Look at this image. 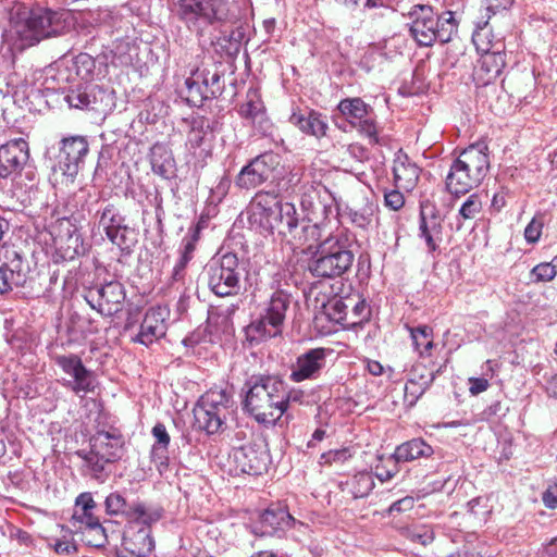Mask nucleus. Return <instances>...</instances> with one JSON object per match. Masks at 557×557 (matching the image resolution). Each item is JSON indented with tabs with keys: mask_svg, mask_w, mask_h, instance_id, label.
<instances>
[{
	"mask_svg": "<svg viewBox=\"0 0 557 557\" xmlns=\"http://www.w3.org/2000/svg\"><path fill=\"white\" fill-rule=\"evenodd\" d=\"M289 122L297 126L304 134L317 138L325 136L329 128L325 117L321 113L308 108L293 111L289 116Z\"/></svg>",
	"mask_w": 557,
	"mask_h": 557,
	"instance_id": "cd10ccee",
	"label": "nucleus"
},
{
	"mask_svg": "<svg viewBox=\"0 0 557 557\" xmlns=\"http://www.w3.org/2000/svg\"><path fill=\"white\" fill-rule=\"evenodd\" d=\"M98 225L103 230L108 239L122 250L131 249L135 243V232L126 222L125 216L119 209L108 203L101 211L97 212Z\"/></svg>",
	"mask_w": 557,
	"mask_h": 557,
	"instance_id": "4468645a",
	"label": "nucleus"
},
{
	"mask_svg": "<svg viewBox=\"0 0 557 557\" xmlns=\"http://www.w3.org/2000/svg\"><path fill=\"white\" fill-rule=\"evenodd\" d=\"M62 23L59 14L51 10L38 9L28 13L14 25V32L23 47H30L40 40L60 33Z\"/></svg>",
	"mask_w": 557,
	"mask_h": 557,
	"instance_id": "1a4fd4ad",
	"label": "nucleus"
},
{
	"mask_svg": "<svg viewBox=\"0 0 557 557\" xmlns=\"http://www.w3.org/2000/svg\"><path fill=\"white\" fill-rule=\"evenodd\" d=\"M239 115L251 124L261 123L264 119V106L256 91L247 92L246 101L239 107Z\"/></svg>",
	"mask_w": 557,
	"mask_h": 557,
	"instance_id": "ea45409f",
	"label": "nucleus"
},
{
	"mask_svg": "<svg viewBox=\"0 0 557 557\" xmlns=\"http://www.w3.org/2000/svg\"><path fill=\"white\" fill-rule=\"evenodd\" d=\"M78 532L82 533V540L89 546L100 548L108 542L106 529L100 521L92 525L78 527Z\"/></svg>",
	"mask_w": 557,
	"mask_h": 557,
	"instance_id": "79ce46f5",
	"label": "nucleus"
},
{
	"mask_svg": "<svg viewBox=\"0 0 557 557\" xmlns=\"http://www.w3.org/2000/svg\"><path fill=\"white\" fill-rule=\"evenodd\" d=\"M156 442L152 447L158 448H168L170 444V435L166 431V428L162 423H157L151 431Z\"/></svg>",
	"mask_w": 557,
	"mask_h": 557,
	"instance_id": "0e129e2a",
	"label": "nucleus"
},
{
	"mask_svg": "<svg viewBox=\"0 0 557 557\" xmlns=\"http://www.w3.org/2000/svg\"><path fill=\"white\" fill-rule=\"evenodd\" d=\"M513 1L515 0H482L487 20L497 12L508 10L512 5Z\"/></svg>",
	"mask_w": 557,
	"mask_h": 557,
	"instance_id": "680f3d73",
	"label": "nucleus"
},
{
	"mask_svg": "<svg viewBox=\"0 0 557 557\" xmlns=\"http://www.w3.org/2000/svg\"><path fill=\"white\" fill-rule=\"evenodd\" d=\"M337 108L347 122L368 138L369 144L375 145L380 143L379 127L373 108L370 104L366 103L361 98L356 97L343 99Z\"/></svg>",
	"mask_w": 557,
	"mask_h": 557,
	"instance_id": "f8f14e48",
	"label": "nucleus"
},
{
	"mask_svg": "<svg viewBox=\"0 0 557 557\" xmlns=\"http://www.w3.org/2000/svg\"><path fill=\"white\" fill-rule=\"evenodd\" d=\"M433 454V448L421 438H414L406 442L394 451L396 460L399 462H408L421 457H430Z\"/></svg>",
	"mask_w": 557,
	"mask_h": 557,
	"instance_id": "e433bc0d",
	"label": "nucleus"
},
{
	"mask_svg": "<svg viewBox=\"0 0 557 557\" xmlns=\"http://www.w3.org/2000/svg\"><path fill=\"white\" fill-rule=\"evenodd\" d=\"M482 210V201L478 194L470 195L459 209V216L463 220L474 219Z\"/></svg>",
	"mask_w": 557,
	"mask_h": 557,
	"instance_id": "603ef678",
	"label": "nucleus"
},
{
	"mask_svg": "<svg viewBox=\"0 0 557 557\" xmlns=\"http://www.w3.org/2000/svg\"><path fill=\"white\" fill-rule=\"evenodd\" d=\"M57 366L67 376L62 379L63 387L70 389L77 396L94 393L97 388V376L95 372L87 369L82 358L76 354L60 355L54 358Z\"/></svg>",
	"mask_w": 557,
	"mask_h": 557,
	"instance_id": "9b49d317",
	"label": "nucleus"
},
{
	"mask_svg": "<svg viewBox=\"0 0 557 557\" xmlns=\"http://www.w3.org/2000/svg\"><path fill=\"white\" fill-rule=\"evenodd\" d=\"M490 379L482 375L481 377H470L469 381V392L471 395L475 396L483 392H485L490 387Z\"/></svg>",
	"mask_w": 557,
	"mask_h": 557,
	"instance_id": "774afa93",
	"label": "nucleus"
},
{
	"mask_svg": "<svg viewBox=\"0 0 557 557\" xmlns=\"http://www.w3.org/2000/svg\"><path fill=\"white\" fill-rule=\"evenodd\" d=\"M375 483L371 472L360 471L341 483L342 492L351 498L367 497L373 490Z\"/></svg>",
	"mask_w": 557,
	"mask_h": 557,
	"instance_id": "2f4dec72",
	"label": "nucleus"
},
{
	"mask_svg": "<svg viewBox=\"0 0 557 557\" xmlns=\"http://www.w3.org/2000/svg\"><path fill=\"white\" fill-rule=\"evenodd\" d=\"M348 236L330 234L317 247L308 269L314 277L335 278L345 274L352 265L355 256L348 249Z\"/></svg>",
	"mask_w": 557,
	"mask_h": 557,
	"instance_id": "423d86ee",
	"label": "nucleus"
},
{
	"mask_svg": "<svg viewBox=\"0 0 557 557\" xmlns=\"http://www.w3.org/2000/svg\"><path fill=\"white\" fill-rule=\"evenodd\" d=\"M380 460H381V463L375 466V476L381 482H386V481L392 480L399 472V467H398L399 461L396 460L394 455H391L385 460L380 458Z\"/></svg>",
	"mask_w": 557,
	"mask_h": 557,
	"instance_id": "8fccbe9b",
	"label": "nucleus"
},
{
	"mask_svg": "<svg viewBox=\"0 0 557 557\" xmlns=\"http://www.w3.org/2000/svg\"><path fill=\"white\" fill-rule=\"evenodd\" d=\"M409 32L419 46L431 47L435 41L446 44L457 33L458 23L451 11L437 15L426 4H416L409 11Z\"/></svg>",
	"mask_w": 557,
	"mask_h": 557,
	"instance_id": "39448f33",
	"label": "nucleus"
},
{
	"mask_svg": "<svg viewBox=\"0 0 557 557\" xmlns=\"http://www.w3.org/2000/svg\"><path fill=\"white\" fill-rule=\"evenodd\" d=\"M5 263L0 265V294L3 295L14 287L23 286L26 283L29 271L28 263L15 249L5 251Z\"/></svg>",
	"mask_w": 557,
	"mask_h": 557,
	"instance_id": "6ab92c4d",
	"label": "nucleus"
},
{
	"mask_svg": "<svg viewBox=\"0 0 557 557\" xmlns=\"http://www.w3.org/2000/svg\"><path fill=\"white\" fill-rule=\"evenodd\" d=\"M195 72L196 78H200L203 84L201 88L205 90V96L208 99L215 98L222 92L221 75L216 70L196 69Z\"/></svg>",
	"mask_w": 557,
	"mask_h": 557,
	"instance_id": "a19ab883",
	"label": "nucleus"
},
{
	"mask_svg": "<svg viewBox=\"0 0 557 557\" xmlns=\"http://www.w3.org/2000/svg\"><path fill=\"white\" fill-rule=\"evenodd\" d=\"M50 234L55 245L62 247L63 244H67L69 248H73L74 251H76L79 243V234L76 226L69 218H61L52 223L50 225Z\"/></svg>",
	"mask_w": 557,
	"mask_h": 557,
	"instance_id": "f704fd0d",
	"label": "nucleus"
},
{
	"mask_svg": "<svg viewBox=\"0 0 557 557\" xmlns=\"http://www.w3.org/2000/svg\"><path fill=\"white\" fill-rule=\"evenodd\" d=\"M195 425L205 431L208 435L222 432L226 425V419L219 413L203 408L202 405L196 404L194 408Z\"/></svg>",
	"mask_w": 557,
	"mask_h": 557,
	"instance_id": "473e14b6",
	"label": "nucleus"
},
{
	"mask_svg": "<svg viewBox=\"0 0 557 557\" xmlns=\"http://www.w3.org/2000/svg\"><path fill=\"white\" fill-rule=\"evenodd\" d=\"M151 459L159 473L162 474L169 467L168 448L152 447Z\"/></svg>",
	"mask_w": 557,
	"mask_h": 557,
	"instance_id": "69168bd1",
	"label": "nucleus"
},
{
	"mask_svg": "<svg viewBox=\"0 0 557 557\" xmlns=\"http://www.w3.org/2000/svg\"><path fill=\"white\" fill-rule=\"evenodd\" d=\"M432 333V329L426 325L410 329L413 345L421 356L428 355L433 347Z\"/></svg>",
	"mask_w": 557,
	"mask_h": 557,
	"instance_id": "37998d69",
	"label": "nucleus"
},
{
	"mask_svg": "<svg viewBox=\"0 0 557 557\" xmlns=\"http://www.w3.org/2000/svg\"><path fill=\"white\" fill-rule=\"evenodd\" d=\"M163 516V509L160 506L146 505L143 502H135L131 504L128 510V520L140 522L145 528L158 522Z\"/></svg>",
	"mask_w": 557,
	"mask_h": 557,
	"instance_id": "4c0bfd02",
	"label": "nucleus"
},
{
	"mask_svg": "<svg viewBox=\"0 0 557 557\" xmlns=\"http://www.w3.org/2000/svg\"><path fill=\"white\" fill-rule=\"evenodd\" d=\"M409 537L413 543L426 546L434 540V532L430 527L422 525L412 529L409 533Z\"/></svg>",
	"mask_w": 557,
	"mask_h": 557,
	"instance_id": "bf43d9fd",
	"label": "nucleus"
},
{
	"mask_svg": "<svg viewBox=\"0 0 557 557\" xmlns=\"http://www.w3.org/2000/svg\"><path fill=\"white\" fill-rule=\"evenodd\" d=\"M89 151V145L84 136H71L61 141L58 154V169L69 180H73Z\"/></svg>",
	"mask_w": 557,
	"mask_h": 557,
	"instance_id": "dca6fc26",
	"label": "nucleus"
},
{
	"mask_svg": "<svg viewBox=\"0 0 557 557\" xmlns=\"http://www.w3.org/2000/svg\"><path fill=\"white\" fill-rule=\"evenodd\" d=\"M29 159L28 144L23 138L0 146V177L14 180Z\"/></svg>",
	"mask_w": 557,
	"mask_h": 557,
	"instance_id": "f3484780",
	"label": "nucleus"
},
{
	"mask_svg": "<svg viewBox=\"0 0 557 557\" xmlns=\"http://www.w3.org/2000/svg\"><path fill=\"white\" fill-rule=\"evenodd\" d=\"M490 169L488 148L476 143L463 149L450 165L445 186L456 197L466 195L478 187Z\"/></svg>",
	"mask_w": 557,
	"mask_h": 557,
	"instance_id": "7ed1b4c3",
	"label": "nucleus"
},
{
	"mask_svg": "<svg viewBox=\"0 0 557 557\" xmlns=\"http://www.w3.org/2000/svg\"><path fill=\"white\" fill-rule=\"evenodd\" d=\"M277 157L273 153H262L245 165L236 177L239 188L252 189L263 184L277 165Z\"/></svg>",
	"mask_w": 557,
	"mask_h": 557,
	"instance_id": "a211bd4d",
	"label": "nucleus"
},
{
	"mask_svg": "<svg viewBox=\"0 0 557 557\" xmlns=\"http://www.w3.org/2000/svg\"><path fill=\"white\" fill-rule=\"evenodd\" d=\"M393 174L396 186L410 191L419 181L420 168L400 149L393 160Z\"/></svg>",
	"mask_w": 557,
	"mask_h": 557,
	"instance_id": "a878e982",
	"label": "nucleus"
},
{
	"mask_svg": "<svg viewBox=\"0 0 557 557\" xmlns=\"http://www.w3.org/2000/svg\"><path fill=\"white\" fill-rule=\"evenodd\" d=\"M99 522V519L92 513V510L75 509L70 523L78 532V527H88Z\"/></svg>",
	"mask_w": 557,
	"mask_h": 557,
	"instance_id": "4d7b16f0",
	"label": "nucleus"
},
{
	"mask_svg": "<svg viewBox=\"0 0 557 557\" xmlns=\"http://www.w3.org/2000/svg\"><path fill=\"white\" fill-rule=\"evenodd\" d=\"M440 370L436 372L434 370H429L423 364H414L410 371V381L414 382H422L428 381V386L430 387L433 381L435 380L436 373H438Z\"/></svg>",
	"mask_w": 557,
	"mask_h": 557,
	"instance_id": "13d9d810",
	"label": "nucleus"
},
{
	"mask_svg": "<svg viewBox=\"0 0 557 557\" xmlns=\"http://www.w3.org/2000/svg\"><path fill=\"white\" fill-rule=\"evenodd\" d=\"M169 311L164 307H153L147 310L134 342L149 346L162 338L166 333Z\"/></svg>",
	"mask_w": 557,
	"mask_h": 557,
	"instance_id": "5701e85b",
	"label": "nucleus"
},
{
	"mask_svg": "<svg viewBox=\"0 0 557 557\" xmlns=\"http://www.w3.org/2000/svg\"><path fill=\"white\" fill-rule=\"evenodd\" d=\"M252 215L259 216L264 228L292 231L297 224L296 209L293 203H282L274 194L259 191L251 202Z\"/></svg>",
	"mask_w": 557,
	"mask_h": 557,
	"instance_id": "6e6552de",
	"label": "nucleus"
},
{
	"mask_svg": "<svg viewBox=\"0 0 557 557\" xmlns=\"http://www.w3.org/2000/svg\"><path fill=\"white\" fill-rule=\"evenodd\" d=\"M330 352L331 350L326 348H313L304 352L292 367L289 379L296 383L317 379L325 367Z\"/></svg>",
	"mask_w": 557,
	"mask_h": 557,
	"instance_id": "4be33fe9",
	"label": "nucleus"
},
{
	"mask_svg": "<svg viewBox=\"0 0 557 557\" xmlns=\"http://www.w3.org/2000/svg\"><path fill=\"white\" fill-rule=\"evenodd\" d=\"M247 5V0H173L172 13L188 30L202 36L209 27L236 24Z\"/></svg>",
	"mask_w": 557,
	"mask_h": 557,
	"instance_id": "f257e3e1",
	"label": "nucleus"
},
{
	"mask_svg": "<svg viewBox=\"0 0 557 557\" xmlns=\"http://www.w3.org/2000/svg\"><path fill=\"white\" fill-rule=\"evenodd\" d=\"M206 274L210 290L219 297L236 295L240 288V272L235 253L227 252L211 260Z\"/></svg>",
	"mask_w": 557,
	"mask_h": 557,
	"instance_id": "9d476101",
	"label": "nucleus"
},
{
	"mask_svg": "<svg viewBox=\"0 0 557 557\" xmlns=\"http://www.w3.org/2000/svg\"><path fill=\"white\" fill-rule=\"evenodd\" d=\"M210 134L209 125L205 127L202 121H194L187 135V146L194 150L202 147Z\"/></svg>",
	"mask_w": 557,
	"mask_h": 557,
	"instance_id": "09e8293b",
	"label": "nucleus"
},
{
	"mask_svg": "<svg viewBox=\"0 0 557 557\" xmlns=\"http://www.w3.org/2000/svg\"><path fill=\"white\" fill-rule=\"evenodd\" d=\"M300 206L307 220L326 222L334 214L335 198L321 183H308L301 187Z\"/></svg>",
	"mask_w": 557,
	"mask_h": 557,
	"instance_id": "ddd939ff",
	"label": "nucleus"
},
{
	"mask_svg": "<svg viewBox=\"0 0 557 557\" xmlns=\"http://www.w3.org/2000/svg\"><path fill=\"white\" fill-rule=\"evenodd\" d=\"M349 305L348 299L332 298L323 305L324 314L330 321L341 324L343 327L349 329L355 327L356 322L349 321L348 313Z\"/></svg>",
	"mask_w": 557,
	"mask_h": 557,
	"instance_id": "58836bf2",
	"label": "nucleus"
},
{
	"mask_svg": "<svg viewBox=\"0 0 557 557\" xmlns=\"http://www.w3.org/2000/svg\"><path fill=\"white\" fill-rule=\"evenodd\" d=\"M231 187V180L227 175H222L215 186L211 187L209 201L210 203H220L227 195Z\"/></svg>",
	"mask_w": 557,
	"mask_h": 557,
	"instance_id": "6e6d98bb",
	"label": "nucleus"
},
{
	"mask_svg": "<svg viewBox=\"0 0 557 557\" xmlns=\"http://www.w3.org/2000/svg\"><path fill=\"white\" fill-rule=\"evenodd\" d=\"M124 441L120 432L98 431L90 437V449L78 450L82 473L99 483H104L112 472V465L123 456Z\"/></svg>",
	"mask_w": 557,
	"mask_h": 557,
	"instance_id": "20e7f679",
	"label": "nucleus"
},
{
	"mask_svg": "<svg viewBox=\"0 0 557 557\" xmlns=\"http://www.w3.org/2000/svg\"><path fill=\"white\" fill-rule=\"evenodd\" d=\"M324 226L325 222L323 221L307 220V222H302L300 228H298L297 223L296 226L288 232L299 245H307V248L311 249L313 244L322 239Z\"/></svg>",
	"mask_w": 557,
	"mask_h": 557,
	"instance_id": "c9c22d12",
	"label": "nucleus"
},
{
	"mask_svg": "<svg viewBox=\"0 0 557 557\" xmlns=\"http://www.w3.org/2000/svg\"><path fill=\"white\" fill-rule=\"evenodd\" d=\"M150 164L154 174L163 180L175 176L176 163L172 151L162 144H154L150 150Z\"/></svg>",
	"mask_w": 557,
	"mask_h": 557,
	"instance_id": "c756f323",
	"label": "nucleus"
},
{
	"mask_svg": "<svg viewBox=\"0 0 557 557\" xmlns=\"http://www.w3.org/2000/svg\"><path fill=\"white\" fill-rule=\"evenodd\" d=\"M505 65L504 44L498 42L495 51L482 54L479 72L484 73L483 79L488 84L502 74Z\"/></svg>",
	"mask_w": 557,
	"mask_h": 557,
	"instance_id": "72a5a7b5",
	"label": "nucleus"
},
{
	"mask_svg": "<svg viewBox=\"0 0 557 557\" xmlns=\"http://www.w3.org/2000/svg\"><path fill=\"white\" fill-rule=\"evenodd\" d=\"M261 535H273L290 530L293 516L287 508L281 504L271 505L260 516Z\"/></svg>",
	"mask_w": 557,
	"mask_h": 557,
	"instance_id": "bb28decb",
	"label": "nucleus"
},
{
	"mask_svg": "<svg viewBox=\"0 0 557 557\" xmlns=\"http://www.w3.org/2000/svg\"><path fill=\"white\" fill-rule=\"evenodd\" d=\"M442 219L435 207L429 202L421 203L420 210V235L425 239L426 246L431 251L436 250L437 242L442 237Z\"/></svg>",
	"mask_w": 557,
	"mask_h": 557,
	"instance_id": "b1692460",
	"label": "nucleus"
},
{
	"mask_svg": "<svg viewBox=\"0 0 557 557\" xmlns=\"http://www.w3.org/2000/svg\"><path fill=\"white\" fill-rule=\"evenodd\" d=\"M385 206L392 210H399L404 207L405 198L398 189H393L384 194Z\"/></svg>",
	"mask_w": 557,
	"mask_h": 557,
	"instance_id": "338daca9",
	"label": "nucleus"
},
{
	"mask_svg": "<svg viewBox=\"0 0 557 557\" xmlns=\"http://www.w3.org/2000/svg\"><path fill=\"white\" fill-rule=\"evenodd\" d=\"M348 305L349 308L351 309L350 311H348V320L356 322V326L361 324L363 321L368 320L369 308L364 299H358L357 301H354L352 298H348Z\"/></svg>",
	"mask_w": 557,
	"mask_h": 557,
	"instance_id": "5fc2aeb1",
	"label": "nucleus"
},
{
	"mask_svg": "<svg viewBox=\"0 0 557 557\" xmlns=\"http://www.w3.org/2000/svg\"><path fill=\"white\" fill-rule=\"evenodd\" d=\"M289 305L290 296L287 293L274 292L263 304L259 317L247 326V337L260 343L281 335Z\"/></svg>",
	"mask_w": 557,
	"mask_h": 557,
	"instance_id": "0eeeda50",
	"label": "nucleus"
},
{
	"mask_svg": "<svg viewBox=\"0 0 557 557\" xmlns=\"http://www.w3.org/2000/svg\"><path fill=\"white\" fill-rule=\"evenodd\" d=\"M198 404L227 420L234 405L232 388L220 386L212 387L200 397Z\"/></svg>",
	"mask_w": 557,
	"mask_h": 557,
	"instance_id": "c85d7f7f",
	"label": "nucleus"
},
{
	"mask_svg": "<svg viewBox=\"0 0 557 557\" xmlns=\"http://www.w3.org/2000/svg\"><path fill=\"white\" fill-rule=\"evenodd\" d=\"M487 20L483 22V26L475 30L472 35V41L476 48V51L481 54L495 51L497 44L503 42L502 40L494 41L490 29L486 28Z\"/></svg>",
	"mask_w": 557,
	"mask_h": 557,
	"instance_id": "c03bdc74",
	"label": "nucleus"
},
{
	"mask_svg": "<svg viewBox=\"0 0 557 557\" xmlns=\"http://www.w3.org/2000/svg\"><path fill=\"white\" fill-rule=\"evenodd\" d=\"M429 388L428 381L414 382L408 380L405 385V403L412 407Z\"/></svg>",
	"mask_w": 557,
	"mask_h": 557,
	"instance_id": "3c124183",
	"label": "nucleus"
},
{
	"mask_svg": "<svg viewBox=\"0 0 557 557\" xmlns=\"http://www.w3.org/2000/svg\"><path fill=\"white\" fill-rule=\"evenodd\" d=\"M104 508L109 516H124L128 519L131 505L127 504L122 494L119 492H112L104 499Z\"/></svg>",
	"mask_w": 557,
	"mask_h": 557,
	"instance_id": "a18cd8bd",
	"label": "nucleus"
},
{
	"mask_svg": "<svg viewBox=\"0 0 557 557\" xmlns=\"http://www.w3.org/2000/svg\"><path fill=\"white\" fill-rule=\"evenodd\" d=\"M532 274L536 276V281L548 282L556 276L557 271L550 263H540L533 268Z\"/></svg>",
	"mask_w": 557,
	"mask_h": 557,
	"instance_id": "e2e57ef3",
	"label": "nucleus"
},
{
	"mask_svg": "<svg viewBox=\"0 0 557 557\" xmlns=\"http://www.w3.org/2000/svg\"><path fill=\"white\" fill-rule=\"evenodd\" d=\"M377 212V205L368 197L356 198L351 203L346 205L343 210V215L356 227L361 230H369L372 227L375 214Z\"/></svg>",
	"mask_w": 557,
	"mask_h": 557,
	"instance_id": "393cba45",
	"label": "nucleus"
},
{
	"mask_svg": "<svg viewBox=\"0 0 557 557\" xmlns=\"http://www.w3.org/2000/svg\"><path fill=\"white\" fill-rule=\"evenodd\" d=\"M543 220L534 216L524 230V238L529 244H535L539 242L543 231Z\"/></svg>",
	"mask_w": 557,
	"mask_h": 557,
	"instance_id": "052dcab7",
	"label": "nucleus"
},
{
	"mask_svg": "<svg viewBox=\"0 0 557 557\" xmlns=\"http://www.w3.org/2000/svg\"><path fill=\"white\" fill-rule=\"evenodd\" d=\"M73 66L77 76H79L83 81H89L92 78V74L96 69V62L90 54L79 53L74 58Z\"/></svg>",
	"mask_w": 557,
	"mask_h": 557,
	"instance_id": "de8ad7c7",
	"label": "nucleus"
},
{
	"mask_svg": "<svg viewBox=\"0 0 557 557\" xmlns=\"http://www.w3.org/2000/svg\"><path fill=\"white\" fill-rule=\"evenodd\" d=\"M84 297L92 309L102 315L111 317L122 310L125 292L121 283L112 281L89 288Z\"/></svg>",
	"mask_w": 557,
	"mask_h": 557,
	"instance_id": "2eb2a0df",
	"label": "nucleus"
},
{
	"mask_svg": "<svg viewBox=\"0 0 557 557\" xmlns=\"http://www.w3.org/2000/svg\"><path fill=\"white\" fill-rule=\"evenodd\" d=\"M133 544L138 549L146 554H150L154 549V540L149 528H141L133 537Z\"/></svg>",
	"mask_w": 557,
	"mask_h": 557,
	"instance_id": "864d4df0",
	"label": "nucleus"
},
{
	"mask_svg": "<svg viewBox=\"0 0 557 557\" xmlns=\"http://www.w3.org/2000/svg\"><path fill=\"white\" fill-rule=\"evenodd\" d=\"M268 454L255 445H244L233 448L230 460L234 465V471L250 475H259L267 470Z\"/></svg>",
	"mask_w": 557,
	"mask_h": 557,
	"instance_id": "412c9836",
	"label": "nucleus"
},
{
	"mask_svg": "<svg viewBox=\"0 0 557 557\" xmlns=\"http://www.w3.org/2000/svg\"><path fill=\"white\" fill-rule=\"evenodd\" d=\"M243 392V409L259 423L274 424L287 410L289 396L284 383L274 376L252 375Z\"/></svg>",
	"mask_w": 557,
	"mask_h": 557,
	"instance_id": "f03ea898",
	"label": "nucleus"
},
{
	"mask_svg": "<svg viewBox=\"0 0 557 557\" xmlns=\"http://www.w3.org/2000/svg\"><path fill=\"white\" fill-rule=\"evenodd\" d=\"M199 239V231L194 230L191 233L187 234L183 237L182 244L180 247V257L177 262L175 263L172 272V280L175 282H181L185 278V270L189 261L194 258V252L196 250V245Z\"/></svg>",
	"mask_w": 557,
	"mask_h": 557,
	"instance_id": "7c9ffc66",
	"label": "nucleus"
},
{
	"mask_svg": "<svg viewBox=\"0 0 557 557\" xmlns=\"http://www.w3.org/2000/svg\"><path fill=\"white\" fill-rule=\"evenodd\" d=\"M109 99L110 94L94 84L78 85L65 96L69 106L79 110L103 111L108 107Z\"/></svg>",
	"mask_w": 557,
	"mask_h": 557,
	"instance_id": "aec40b11",
	"label": "nucleus"
},
{
	"mask_svg": "<svg viewBox=\"0 0 557 557\" xmlns=\"http://www.w3.org/2000/svg\"><path fill=\"white\" fill-rule=\"evenodd\" d=\"M203 84L201 79L196 78V72L194 71L189 77L185 81L186 88V100L193 106H199L203 100L208 99L205 96V90L201 88Z\"/></svg>",
	"mask_w": 557,
	"mask_h": 557,
	"instance_id": "49530a36",
	"label": "nucleus"
}]
</instances>
